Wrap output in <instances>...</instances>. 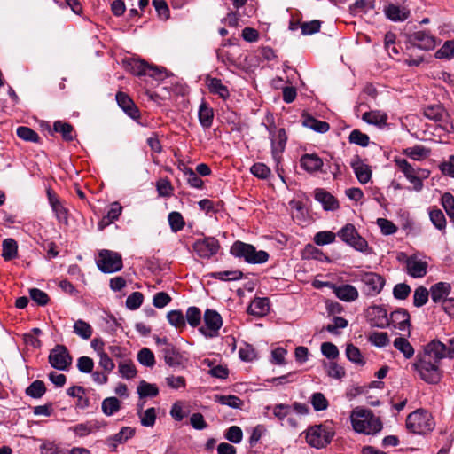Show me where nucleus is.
I'll return each instance as SVG.
<instances>
[{"mask_svg":"<svg viewBox=\"0 0 454 454\" xmlns=\"http://www.w3.org/2000/svg\"><path fill=\"white\" fill-rule=\"evenodd\" d=\"M446 357V345L438 340H433L424 346L419 353L413 367L422 380L436 384L442 379L441 362Z\"/></svg>","mask_w":454,"mask_h":454,"instance_id":"nucleus-1","label":"nucleus"},{"mask_svg":"<svg viewBox=\"0 0 454 454\" xmlns=\"http://www.w3.org/2000/svg\"><path fill=\"white\" fill-rule=\"evenodd\" d=\"M350 422L355 432L375 434L382 429V423L371 410L357 406L350 412Z\"/></svg>","mask_w":454,"mask_h":454,"instance_id":"nucleus-2","label":"nucleus"},{"mask_svg":"<svg viewBox=\"0 0 454 454\" xmlns=\"http://www.w3.org/2000/svg\"><path fill=\"white\" fill-rule=\"evenodd\" d=\"M435 427L432 414L424 409H418L410 413L406 419L407 429L417 434H426L434 430Z\"/></svg>","mask_w":454,"mask_h":454,"instance_id":"nucleus-3","label":"nucleus"},{"mask_svg":"<svg viewBox=\"0 0 454 454\" xmlns=\"http://www.w3.org/2000/svg\"><path fill=\"white\" fill-rule=\"evenodd\" d=\"M230 252L233 256L242 258L251 264H261L269 260V254L266 251H257L253 245L239 240L232 244Z\"/></svg>","mask_w":454,"mask_h":454,"instance_id":"nucleus-4","label":"nucleus"},{"mask_svg":"<svg viewBox=\"0 0 454 454\" xmlns=\"http://www.w3.org/2000/svg\"><path fill=\"white\" fill-rule=\"evenodd\" d=\"M335 432L333 427L326 425H315L305 431L307 443L316 449L327 446L333 440Z\"/></svg>","mask_w":454,"mask_h":454,"instance_id":"nucleus-5","label":"nucleus"},{"mask_svg":"<svg viewBox=\"0 0 454 454\" xmlns=\"http://www.w3.org/2000/svg\"><path fill=\"white\" fill-rule=\"evenodd\" d=\"M398 260L404 262L407 274L414 278H421L427 273L428 262L426 255L422 254L407 255L401 253Z\"/></svg>","mask_w":454,"mask_h":454,"instance_id":"nucleus-6","label":"nucleus"},{"mask_svg":"<svg viewBox=\"0 0 454 454\" xmlns=\"http://www.w3.org/2000/svg\"><path fill=\"white\" fill-rule=\"evenodd\" d=\"M356 278L363 284L364 294L370 297L380 294L386 284L385 278L373 271H359Z\"/></svg>","mask_w":454,"mask_h":454,"instance_id":"nucleus-7","label":"nucleus"},{"mask_svg":"<svg viewBox=\"0 0 454 454\" xmlns=\"http://www.w3.org/2000/svg\"><path fill=\"white\" fill-rule=\"evenodd\" d=\"M265 127L269 132L272 158L278 164L287 142L286 130L283 128H278L275 124L266 125Z\"/></svg>","mask_w":454,"mask_h":454,"instance_id":"nucleus-8","label":"nucleus"},{"mask_svg":"<svg viewBox=\"0 0 454 454\" xmlns=\"http://www.w3.org/2000/svg\"><path fill=\"white\" fill-rule=\"evenodd\" d=\"M337 236L347 245L352 247L354 249L369 254L368 242L362 236L359 235L356 227L351 223L344 225L338 232Z\"/></svg>","mask_w":454,"mask_h":454,"instance_id":"nucleus-9","label":"nucleus"},{"mask_svg":"<svg viewBox=\"0 0 454 454\" xmlns=\"http://www.w3.org/2000/svg\"><path fill=\"white\" fill-rule=\"evenodd\" d=\"M96 263L102 272L114 273L121 270L122 258L117 252L103 249L98 252Z\"/></svg>","mask_w":454,"mask_h":454,"instance_id":"nucleus-10","label":"nucleus"},{"mask_svg":"<svg viewBox=\"0 0 454 454\" xmlns=\"http://www.w3.org/2000/svg\"><path fill=\"white\" fill-rule=\"evenodd\" d=\"M425 116L438 123L439 129L449 134L454 132V125L450 115L442 106H429L424 110Z\"/></svg>","mask_w":454,"mask_h":454,"instance_id":"nucleus-11","label":"nucleus"},{"mask_svg":"<svg viewBox=\"0 0 454 454\" xmlns=\"http://www.w3.org/2000/svg\"><path fill=\"white\" fill-rule=\"evenodd\" d=\"M204 325L200 327V332L207 338L218 336L223 325L221 315L214 309H207L204 313Z\"/></svg>","mask_w":454,"mask_h":454,"instance_id":"nucleus-12","label":"nucleus"},{"mask_svg":"<svg viewBox=\"0 0 454 454\" xmlns=\"http://www.w3.org/2000/svg\"><path fill=\"white\" fill-rule=\"evenodd\" d=\"M50 364L59 371H66L72 364V357L63 345L55 346L49 354Z\"/></svg>","mask_w":454,"mask_h":454,"instance_id":"nucleus-13","label":"nucleus"},{"mask_svg":"<svg viewBox=\"0 0 454 454\" xmlns=\"http://www.w3.org/2000/svg\"><path fill=\"white\" fill-rule=\"evenodd\" d=\"M219 247L218 240L213 237L199 239L192 245L193 251L196 254L204 259H209L216 254Z\"/></svg>","mask_w":454,"mask_h":454,"instance_id":"nucleus-14","label":"nucleus"},{"mask_svg":"<svg viewBox=\"0 0 454 454\" xmlns=\"http://www.w3.org/2000/svg\"><path fill=\"white\" fill-rule=\"evenodd\" d=\"M411 44L424 51H431L437 44V39L427 31H416L409 36Z\"/></svg>","mask_w":454,"mask_h":454,"instance_id":"nucleus-15","label":"nucleus"},{"mask_svg":"<svg viewBox=\"0 0 454 454\" xmlns=\"http://www.w3.org/2000/svg\"><path fill=\"white\" fill-rule=\"evenodd\" d=\"M368 317L371 325L379 328H385L390 325L387 309L380 305H374L368 309Z\"/></svg>","mask_w":454,"mask_h":454,"instance_id":"nucleus-16","label":"nucleus"},{"mask_svg":"<svg viewBox=\"0 0 454 454\" xmlns=\"http://www.w3.org/2000/svg\"><path fill=\"white\" fill-rule=\"evenodd\" d=\"M300 166L304 171L312 174L322 169L324 161L316 153H305L300 159Z\"/></svg>","mask_w":454,"mask_h":454,"instance_id":"nucleus-17","label":"nucleus"},{"mask_svg":"<svg viewBox=\"0 0 454 454\" xmlns=\"http://www.w3.org/2000/svg\"><path fill=\"white\" fill-rule=\"evenodd\" d=\"M333 294L338 299L345 302H352L358 299L357 288L350 284L336 285Z\"/></svg>","mask_w":454,"mask_h":454,"instance_id":"nucleus-18","label":"nucleus"},{"mask_svg":"<svg viewBox=\"0 0 454 454\" xmlns=\"http://www.w3.org/2000/svg\"><path fill=\"white\" fill-rule=\"evenodd\" d=\"M116 101L118 106L132 119L137 120L140 117L138 108L134 104L133 100L124 92H118L116 94Z\"/></svg>","mask_w":454,"mask_h":454,"instance_id":"nucleus-19","label":"nucleus"},{"mask_svg":"<svg viewBox=\"0 0 454 454\" xmlns=\"http://www.w3.org/2000/svg\"><path fill=\"white\" fill-rule=\"evenodd\" d=\"M47 197L52 211L59 223H67V210L62 205L55 192L47 190Z\"/></svg>","mask_w":454,"mask_h":454,"instance_id":"nucleus-20","label":"nucleus"},{"mask_svg":"<svg viewBox=\"0 0 454 454\" xmlns=\"http://www.w3.org/2000/svg\"><path fill=\"white\" fill-rule=\"evenodd\" d=\"M383 12L387 19L395 22L404 21L410 15V11L407 8L394 4L384 5Z\"/></svg>","mask_w":454,"mask_h":454,"instance_id":"nucleus-21","label":"nucleus"},{"mask_svg":"<svg viewBox=\"0 0 454 454\" xmlns=\"http://www.w3.org/2000/svg\"><path fill=\"white\" fill-rule=\"evenodd\" d=\"M351 167L360 184H365L372 178V169L369 165L365 164L360 159H356L351 162Z\"/></svg>","mask_w":454,"mask_h":454,"instance_id":"nucleus-22","label":"nucleus"},{"mask_svg":"<svg viewBox=\"0 0 454 454\" xmlns=\"http://www.w3.org/2000/svg\"><path fill=\"white\" fill-rule=\"evenodd\" d=\"M451 290V286L447 282H438L430 287L432 301L435 303L443 302L448 298Z\"/></svg>","mask_w":454,"mask_h":454,"instance_id":"nucleus-23","label":"nucleus"},{"mask_svg":"<svg viewBox=\"0 0 454 454\" xmlns=\"http://www.w3.org/2000/svg\"><path fill=\"white\" fill-rule=\"evenodd\" d=\"M315 199L323 206L325 210L334 211L339 208L338 200L323 189H317L315 191Z\"/></svg>","mask_w":454,"mask_h":454,"instance_id":"nucleus-24","label":"nucleus"},{"mask_svg":"<svg viewBox=\"0 0 454 454\" xmlns=\"http://www.w3.org/2000/svg\"><path fill=\"white\" fill-rule=\"evenodd\" d=\"M122 212V207L120 205L119 202H113L110 205V208L108 209L106 215L102 217V219L98 223V230L102 231L106 226L113 223L114 221H116L119 216L121 215Z\"/></svg>","mask_w":454,"mask_h":454,"instance_id":"nucleus-25","label":"nucleus"},{"mask_svg":"<svg viewBox=\"0 0 454 454\" xmlns=\"http://www.w3.org/2000/svg\"><path fill=\"white\" fill-rule=\"evenodd\" d=\"M390 324L396 329L405 331L410 325V315L407 310L399 309L390 314Z\"/></svg>","mask_w":454,"mask_h":454,"instance_id":"nucleus-26","label":"nucleus"},{"mask_svg":"<svg viewBox=\"0 0 454 454\" xmlns=\"http://www.w3.org/2000/svg\"><path fill=\"white\" fill-rule=\"evenodd\" d=\"M270 310V302L267 298H255L254 299L247 308V312L250 315L257 317H264Z\"/></svg>","mask_w":454,"mask_h":454,"instance_id":"nucleus-27","label":"nucleus"},{"mask_svg":"<svg viewBox=\"0 0 454 454\" xmlns=\"http://www.w3.org/2000/svg\"><path fill=\"white\" fill-rule=\"evenodd\" d=\"M135 434V429L130 427H123L121 430L108 438V445L112 450H115L119 443H124Z\"/></svg>","mask_w":454,"mask_h":454,"instance_id":"nucleus-28","label":"nucleus"},{"mask_svg":"<svg viewBox=\"0 0 454 454\" xmlns=\"http://www.w3.org/2000/svg\"><path fill=\"white\" fill-rule=\"evenodd\" d=\"M133 71L137 75H149L155 79H160L162 74V70L159 67L149 66L144 61H135Z\"/></svg>","mask_w":454,"mask_h":454,"instance_id":"nucleus-29","label":"nucleus"},{"mask_svg":"<svg viewBox=\"0 0 454 454\" xmlns=\"http://www.w3.org/2000/svg\"><path fill=\"white\" fill-rule=\"evenodd\" d=\"M265 410L271 411L272 415H269L268 412H265V415L269 419H277L279 421H283L292 412L291 405L284 403L268 405L265 407Z\"/></svg>","mask_w":454,"mask_h":454,"instance_id":"nucleus-30","label":"nucleus"},{"mask_svg":"<svg viewBox=\"0 0 454 454\" xmlns=\"http://www.w3.org/2000/svg\"><path fill=\"white\" fill-rule=\"evenodd\" d=\"M362 120L368 124L375 125L380 128L387 124V114L385 112L380 110H372L365 112L362 115Z\"/></svg>","mask_w":454,"mask_h":454,"instance_id":"nucleus-31","label":"nucleus"},{"mask_svg":"<svg viewBox=\"0 0 454 454\" xmlns=\"http://www.w3.org/2000/svg\"><path fill=\"white\" fill-rule=\"evenodd\" d=\"M165 363L171 366H178L182 363V356L174 345H166L161 349Z\"/></svg>","mask_w":454,"mask_h":454,"instance_id":"nucleus-32","label":"nucleus"},{"mask_svg":"<svg viewBox=\"0 0 454 454\" xmlns=\"http://www.w3.org/2000/svg\"><path fill=\"white\" fill-rule=\"evenodd\" d=\"M137 416L139 417L140 423L144 427H153L155 424L157 412L153 407L143 411L144 403L137 405Z\"/></svg>","mask_w":454,"mask_h":454,"instance_id":"nucleus-33","label":"nucleus"},{"mask_svg":"<svg viewBox=\"0 0 454 454\" xmlns=\"http://www.w3.org/2000/svg\"><path fill=\"white\" fill-rule=\"evenodd\" d=\"M198 115L200 123L204 129H209L212 126L214 111L206 102L200 104Z\"/></svg>","mask_w":454,"mask_h":454,"instance_id":"nucleus-34","label":"nucleus"},{"mask_svg":"<svg viewBox=\"0 0 454 454\" xmlns=\"http://www.w3.org/2000/svg\"><path fill=\"white\" fill-rule=\"evenodd\" d=\"M207 85L211 93L218 95L221 98L226 99L229 98L230 93L227 86L218 78H209L207 81Z\"/></svg>","mask_w":454,"mask_h":454,"instance_id":"nucleus-35","label":"nucleus"},{"mask_svg":"<svg viewBox=\"0 0 454 454\" xmlns=\"http://www.w3.org/2000/svg\"><path fill=\"white\" fill-rule=\"evenodd\" d=\"M302 124L304 127L318 133H325L330 129V125L328 122L319 121L309 115L304 116Z\"/></svg>","mask_w":454,"mask_h":454,"instance_id":"nucleus-36","label":"nucleus"},{"mask_svg":"<svg viewBox=\"0 0 454 454\" xmlns=\"http://www.w3.org/2000/svg\"><path fill=\"white\" fill-rule=\"evenodd\" d=\"M2 247V257L4 261L8 262L18 256V244L13 239H5Z\"/></svg>","mask_w":454,"mask_h":454,"instance_id":"nucleus-37","label":"nucleus"},{"mask_svg":"<svg viewBox=\"0 0 454 454\" xmlns=\"http://www.w3.org/2000/svg\"><path fill=\"white\" fill-rule=\"evenodd\" d=\"M393 344L406 359H410L414 356V348L406 338L397 337Z\"/></svg>","mask_w":454,"mask_h":454,"instance_id":"nucleus-38","label":"nucleus"},{"mask_svg":"<svg viewBox=\"0 0 454 454\" xmlns=\"http://www.w3.org/2000/svg\"><path fill=\"white\" fill-rule=\"evenodd\" d=\"M74 333L83 340H89L93 333L91 325L82 319H78L74 324Z\"/></svg>","mask_w":454,"mask_h":454,"instance_id":"nucleus-39","label":"nucleus"},{"mask_svg":"<svg viewBox=\"0 0 454 454\" xmlns=\"http://www.w3.org/2000/svg\"><path fill=\"white\" fill-rule=\"evenodd\" d=\"M139 398L154 397L159 394V388L155 384L141 380L137 386Z\"/></svg>","mask_w":454,"mask_h":454,"instance_id":"nucleus-40","label":"nucleus"},{"mask_svg":"<svg viewBox=\"0 0 454 454\" xmlns=\"http://www.w3.org/2000/svg\"><path fill=\"white\" fill-rule=\"evenodd\" d=\"M102 411L106 416H112L121 409V402L116 397L105 398L101 404Z\"/></svg>","mask_w":454,"mask_h":454,"instance_id":"nucleus-41","label":"nucleus"},{"mask_svg":"<svg viewBox=\"0 0 454 454\" xmlns=\"http://www.w3.org/2000/svg\"><path fill=\"white\" fill-rule=\"evenodd\" d=\"M119 373L124 379L130 380L136 377L137 369L134 364L129 360H124L119 363Z\"/></svg>","mask_w":454,"mask_h":454,"instance_id":"nucleus-42","label":"nucleus"},{"mask_svg":"<svg viewBox=\"0 0 454 454\" xmlns=\"http://www.w3.org/2000/svg\"><path fill=\"white\" fill-rule=\"evenodd\" d=\"M324 366L326 370L327 375L331 378L340 380L345 376L344 368L334 361L325 363Z\"/></svg>","mask_w":454,"mask_h":454,"instance_id":"nucleus-43","label":"nucleus"},{"mask_svg":"<svg viewBox=\"0 0 454 454\" xmlns=\"http://www.w3.org/2000/svg\"><path fill=\"white\" fill-rule=\"evenodd\" d=\"M46 391L45 385L42 380L33 381L26 389L27 395L33 398L42 397Z\"/></svg>","mask_w":454,"mask_h":454,"instance_id":"nucleus-44","label":"nucleus"},{"mask_svg":"<svg viewBox=\"0 0 454 454\" xmlns=\"http://www.w3.org/2000/svg\"><path fill=\"white\" fill-rule=\"evenodd\" d=\"M337 234L329 231H318L315 234L313 241L317 246L332 244L335 241Z\"/></svg>","mask_w":454,"mask_h":454,"instance_id":"nucleus-45","label":"nucleus"},{"mask_svg":"<svg viewBox=\"0 0 454 454\" xmlns=\"http://www.w3.org/2000/svg\"><path fill=\"white\" fill-rule=\"evenodd\" d=\"M53 129L56 132L60 133L63 139L66 141H72L74 139L73 127L71 124L58 121H55Z\"/></svg>","mask_w":454,"mask_h":454,"instance_id":"nucleus-46","label":"nucleus"},{"mask_svg":"<svg viewBox=\"0 0 454 454\" xmlns=\"http://www.w3.org/2000/svg\"><path fill=\"white\" fill-rule=\"evenodd\" d=\"M429 296V291L423 286H418L413 294V305L417 308L424 306Z\"/></svg>","mask_w":454,"mask_h":454,"instance_id":"nucleus-47","label":"nucleus"},{"mask_svg":"<svg viewBox=\"0 0 454 454\" xmlns=\"http://www.w3.org/2000/svg\"><path fill=\"white\" fill-rule=\"evenodd\" d=\"M16 133L20 139L27 142L37 143L40 139L38 134L35 130L26 126L19 127Z\"/></svg>","mask_w":454,"mask_h":454,"instance_id":"nucleus-48","label":"nucleus"},{"mask_svg":"<svg viewBox=\"0 0 454 454\" xmlns=\"http://www.w3.org/2000/svg\"><path fill=\"white\" fill-rule=\"evenodd\" d=\"M368 340L378 348H384L389 343L388 334L385 332H373L370 333Z\"/></svg>","mask_w":454,"mask_h":454,"instance_id":"nucleus-49","label":"nucleus"},{"mask_svg":"<svg viewBox=\"0 0 454 454\" xmlns=\"http://www.w3.org/2000/svg\"><path fill=\"white\" fill-rule=\"evenodd\" d=\"M168 323L176 328H184L185 326V318L179 309L170 310L167 314Z\"/></svg>","mask_w":454,"mask_h":454,"instance_id":"nucleus-50","label":"nucleus"},{"mask_svg":"<svg viewBox=\"0 0 454 454\" xmlns=\"http://www.w3.org/2000/svg\"><path fill=\"white\" fill-rule=\"evenodd\" d=\"M429 217L432 223L438 230H444L446 227V219L441 209L433 208L429 211Z\"/></svg>","mask_w":454,"mask_h":454,"instance_id":"nucleus-51","label":"nucleus"},{"mask_svg":"<svg viewBox=\"0 0 454 454\" xmlns=\"http://www.w3.org/2000/svg\"><path fill=\"white\" fill-rule=\"evenodd\" d=\"M347 358L356 364H364V360L358 348L353 344H348L346 347Z\"/></svg>","mask_w":454,"mask_h":454,"instance_id":"nucleus-52","label":"nucleus"},{"mask_svg":"<svg viewBox=\"0 0 454 454\" xmlns=\"http://www.w3.org/2000/svg\"><path fill=\"white\" fill-rule=\"evenodd\" d=\"M310 402L314 410L317 411H325L329 406L328 400L320 392L314 393L311 395Z\"/></svg>","mask_w":454,"mask_h":454,"instance_id":"nucleus-53","label":"nucleus"},{"mask_svg":"<svg viewBox=\"0 0 454 454\" xmlns=\"http://www.w3.org/2000/svg\"><path fill=\"white\" fill-rule=\"evenodd\" d=\"M215 400L231 408H240L243 402L236 395H215Z\"/></svg>","mask_w":454,"mask_h":454,"instance_id":"nucleus-54","label":"nucleus"},{"mask_svg":"<svg viewBox=\"0 0 454 454\" xmlns=\"http://www.w3.org/2000/svg\"><path fill=\"white\" fill-rule=\"evenodd\" d=\"M213 278L223 281H234L242 278L243 273L239 270H224L212 274Z\"/></svg>","mask_w":454,"mask_h":454,"instance_id":"nucleus-55","label":"nucleus"},{"mask_svg":"<svg viewBox=\"0 0 454 454\" xmlns=\"http://www.w3.org/2000/svg\"><path fill=\"white\" fill-rule=\"evenodd\" d=\"M185 318L192 327H197L201 321V312L197 307H189L186 310Z\"/></svg>","mask_w":454,"mask_h":454,"instance_id":"nucleus-56","label":"nucleus"},{"mask_svg":"<svg viewBox=\"0 0 454 454\" xmlns=\"http://www.w3.org/2000/svg\"><path fill=\"white\" fill-rule=\"evenodd\" d=\"M138 362L147 367H153L155 364L153 353L147 348H143L137 354Z\"/></svg>","mask_w":454,"mask_h":454,"instance_id":"nucleus-57","label":"nucleus"},{"mask_svg":"<svg viewBox=\"0 0 454 454\" xmlns=\"http://www.w3.org/2000/svg\"><path fill=\"white\" fill-rule=\"evenodd\" d=\"M169 226L174 232L181 231L184 226V220L179 212H171L168 217Z\"/></svg>","mask_w":454,"mask_h":454,"instance_id":"nucleus-58","label":"nucleus"},{"mask_svg":"<svg viewBox=\"0 0 454 454\" xmlns=\"http://www.w3.org/2000/svg\"><path fill=\"white\" fill-rule=\"evenodd\" d=\"M348 140L351 144H356L363 147L367 146L370 141L369 137L359 129L352 130L349 134Z\"/></svg>","mask_w":454,"mask_h":454,"instance_id":"nucleus-59","label":"nucleus"},{"mask_svg":"<svg viewBox=\"0 0 454 454\" xmlns=\"http://www.w3.org/2000/svg\"><path fill=\"white\" fill-rule=\"evenodd\" d=\"M167 386L174 390L184 389L186 387V380L184 376L169 375L166 377Z\"/></svg>","mask_w":454,"mask_h":454,"instance_id":"nucleus-60","label":"nucleus"},{"mask_svg":"<svg viewBox=\"0 0 454 454\" xmlns=\"http://www.w3.org/2000/svg\"><path fill=\"white\" fill-rule=\"evenodd\" d=\"M41 454H67L55 442L44 441L40 446Z\"/></svg>","mask_w":454,"mask_h":454,"instance_id":"nucleus-61","label":"nucleus"},{"mask_svg":"<svg viewBox=\"0 0 454 454\" xmlns=\"http://www.w3.org/2000/svg\"><path fill=\"white\" fill-rule=\"evenodd\" d=\"M156 189L160 197H170L173 192V186L168 178H160L156 183Z\"/></svg>","mask_w":454,"mask_h":454,"instance_id":"nucleus-62","label":"nucleus"},{"mask_svg":"<svg viewBox=\"0 0 454 454\" xmlns=\"http://www.w3.org/2000/svg\"><path fill=\"white\" fill-rule=\"evenodd\" d=\"M184 174L190 186L196 189L202 188L204 184L203 180L192 168H184Z\"/></svg>","mask_w":454,"mask_h":454,"instance_id":"nucleus-63","label":"nucleus"},{"mask_svg":"<svg viewBox=\"0 0 454 454\" xmlns=\"http://www.w3.org/2000/svg\"><path fill=\"white\" fill-rule=\"evenodd\" d=\"M442 204L450 218L454 220V197L446 192L442 197Z\"/></svg>","mask_w":454,"mask_h":454,"instance_id":"nucleus-64","label":"nucleus"}]
</instances>
